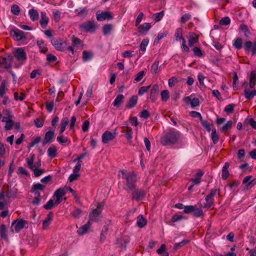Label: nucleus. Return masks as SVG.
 Here are the masks:
<instances>
[{"label":"nucleus","mask_w":256,"mask_h":256,"mask_svg":"<svg viewBox=\"0 0 256 256\" xmlns=\"http://www.w3.org/2000/svg\"><path fill=\"white\" fill-rule=\"evenodd\" d=\"M96 25L94 20H87L79 26V28L82 32H94Z\"/></svg>","instance_id":"3"},{"label":"nucleus","mask_w":256,"mask_h":256,"mask_svg":"<svg viewBox=\"0 0 256 256\" xmlns=\"http://www.w3.org/2000/svg\"><path fill=\"white\" fill-rule=\"evenodd\" d=\"M102 213L101 210H98V209H94L92 212L89 215V220L94 221L98 222L100 220V214Z\"/></svg>","instance_id":"12"},{"label":"nucleus","mask_w":256,"mask_h":256,"mask_svg":"<svg viewBox=\"0 0 256 256\" xmlns=\"http://www.w3.org/2000/svg\"><path fill=\"white\" fill-rule=\"evenodd\" d=\"M75 12H77L76 16L85 17L88 14V10L86 8H80L75 10Z\"/></svg>","instance_id":"30"},{"label":"nucleus","mask_w":256,"mask_h":256,"mask_svg":"<svg viewBox=\"0 0 256 256\" xmlns=\"http://www.w3.org/2000/svg\"><path fill=\"white\" fill-rule=\"evenodd\" d=\"M72 45L74 47L78 46L79 45L82 44V41L79 38L74 36L72 37Z\"/></svg>","instance_id":"38"},{"label":"nucleus","mask_w":256,"mask_h":256,"mask_svg":"<svg viewBox=\"0 0 256 256\" xmlns=\"http://www.w3.org/2000/svg\"><path fill=\"white\" fill-rule=\"evenodd\" d=\"M16 58L21 63L20 65L23 64L24 62L26 60V54L22 48H18L14 52Z\"/></svg>","instance_id":"7"},{"label":"nucleus","mask_w":256,"mask_h":256,"mask_svg":"<svg viewBox=\"0 0 256 256\" xmlns=\"http://www.w3.org/2000/svg\"><path fill=\"white\" fill-rule=\"evenodd\" d=\"M229 166L230 163L228 162H226L224 163V164L222 167V178L224 180H226L229 176L230 172L228 170Z\"/></svg>","instance_id":"18"},{"label":"nucleus","mask_w":256,"mask_h":256,"mask_svg":"<svg viewBox=\"0 0 256 256\" xmlns=\"http://www.w3.org/2000/svg\"><path fill=\"white\" fill-rule=\"evenodd\" d=\"M234 104H230L227 105L224 109V112L228 113H232L234 110Z\"/></svg>","instance_id":"63"},{"label":"nucleus","mask_w":256,"mask_h":256,"mask_svg":"<svg viewBox=\"0 0 256 256\" xmlns=\"http://www.w3.org/2000/svg\"><path fill=\"white\" fill-rule=\"evenodd\" d=\"M55 204V203L54 201L52 199H50V200H49L46 204H44V208L46 209V210H50L52 209L53 207H54Z\"/></svg>","instance_id":"49"},{"label":"nucleus","mask_w":256,"mask_h":256,"mask_svg":"<svg viewBox=\"0 0 256 256\" xmlns=\"http://www.w3.org/2000/svg\"><path fill=\"white\" fill-rule=\"evenodd\" d=\"M13 56L8 55L6 57L0 56V67L9 68L11 67Z\"/></svg>","instance_id":"8"},{"label":"nucleus","mask_w":256,"mask_h":256,"mask_svg":"<svg viewBox=\"0 0 256 256\" xmlns=\"http://www.w3.org/2000/svg\"><path fill=\"white\" fill-rule=\"evenodd\" d=\"M18 189L15 188L9 189L6 193V196L8 198H16L18 194Z\"/></svg>","instance_id":"23"},{"label":"nucleus","mask_w":256,"mask_h":256,"mask_svg":"<svg viewBox=\"0 0 256 256\" xmlns=\"http://www.w3.org/2000/svg\"><path fill=\"white\" fill-rule=\"evenodd\" d=\"M66 192L64 188H60L55 191L54 193V196L56 197L62 198V196H64Z\"/></svg>","instance_id":"41"},{"label":"nucleus","mask_w":256,"mask_h":256,"mask_svg":"<svg viewBox=\"0 0 256 256\" xmlns=\"http://www.w3.org/2000/svg\"><path fill=\"white\" fill-rule=\"evenodd\" d=\"M138 98L136 96H132L129 100L126 107L128 108H132L134 107L137 103Z\"/></svg>","instance_id":"21"},{"label":"nucleus","mask_w":256,"mask_h":256,"mask_svg":"<svg viewBox=\"0 0 256 256\" xmlns=\"http://www.w3.org/2000/svg\"><path fill=\"white\" fill-rule=\"evenodd\" d=\"M54 216V214L52 212H50L47 214L45 219L43 220L42 227L44 229L46 228L50 225V222L52 220V218Z\"/></svg>","instance_id":"19"},{"label":"nucleus","mask_w":256,"mask_h":256,"mask_svg":"<svg viewBox=\"0 0 256 256\" xmlns=\"http://www.w3.org/2000/svg\"><path fill=\"white\" fill-rule=\"evenodd\" d=\"M188 242L189 241L187 240H184L180 242L176 243L174 246V248L175 250H178L180 247H182V246H184V245L186 244H188Z\"/></svg>","instance_id":"59"},{"label":"nucleus","mask_w":256,"mask_h":256,"mask_svg":"<svg viewBox=\"0 0 256 256\" xmlns=\"http://www.w3.org/2000/svg\"><path fill=\"white\" fill-rule=\"evenodd\" d=\"M148 40L146 38L144 39L140 45V50L143 52H145L146 50V48L148 46Z\"/></svg>","instance_id":"52"},{"label":"nucleus","mask_w":256,"mask_h":256,"mask_svg":"<svg viewBox=\"0 0 256 256\" xmlns=\"http://www.w3.org/2000/svg\"><path fill=\"white\" fill-rule=\"evenodd\" d=\"M164 16V11H162L160 12L156 13L153 14V18L154 21L158 22Z\"/></svg>","instance_id":"46"},{"label":"nucleus","mask_w":256,"mask_h":256,"mask_svg":"<svg viewBox=\"0 0 256 256\" xmlns=\"http://www.w3.org/2000/svg\"><path fill=\"white\" fill-rule=\"evenodd\" d=\"M204 214L203 210L201 208H197L196 206L193 212L194 216L198 218L202 216Z\"/></svg>","instance_id":"37"},{"label":"nucleus","mask_w":256,"mask_h":256,"mask_svg":"<svg viewBox=\"0 0 256 256\" xmlns=\"http://www.w3.org/2000/svg\"><path fill=\"white\" fill-rule=\"evenodd\" d=\"M180 133L177 131H170L162 137L160 142L163 146H170L175 144L178 140Z\"/></svg>","instance_id":"2"},{"label":"nucleus","mask_w":256,"mask_h":256,"mask_svg":"<svg viewBox=\"0 0 256 256\" xmlns=\"http://www.w3.org/2000/svg\"><path fill=\"white\" fill-rule=\"evenodd\" d=\"M212 139L214 144H216L219 140V136L216 134V128L212 130Z\"/></svg>","instance_id":"47"},{"label":"nucleus","mask_w":256,"mask_h":256,"mask_svg":"<svg viewBox=\"0 0 256 256\" xmlns=\"http://www.w3.org/2000/svg\"><path fill=\"white\" fill-rule=\"evenodd\" d=\"M91 222L88 221V222L82 226L78 230L77 232L80 236H82L85 234L88 230L90 229L91 226Z\"/></svg>","instance_id":"16"},{"label":"nucleus","mask_w":256,"mask_h":256,"mask_svg":"<svg viewBox=\"0 0 256 256\" xmlns=\"http://www.w3.org/2000/svg\"><path fill=\"white\" fill-rule=\"evenodd\" d=\"M54 18L56 22H58L60 19V12L58 10L54 9L52 10Z\"/></svg>","instance_id":"43"},{"label":"nucleus","mask_w":256,"mask_h":256,"mask_svg":"<svg viewBox=\"0 0 256 256\" xmlns=\"http://www.w3.org/2000/svg\"><path fill=\"white\" fill-rule=\"evenodd\" d=\"M57 150L55 146H51L48 150V156L54 158L56 156Z\"/></svg>","instance_id":"27"},{"label":"nucleus","mask_w":256,"mask_h":256,"mask_svg":"<svg viewBox=\"0 0 256 256\" xmlns=\"http://www.w3.org/2000/svg\"><path fill=\"white\" fill-rule=\"evenodd\" d=\"M28 222L24 220H20L16 223L14 227L15 231L16 232H20L22 228L26 227Z\"/></svg>","instance_id":"17"},{"label":"nucleus","mask_w":256,"mask_h":256,"mask_svg":"<svg viewBox=\"0 0 256 256\" xmlns=\"http://www.w3.org/2000/svg\"><path fill=\"white\" fill-rule=\"evenodd\" d=\"M45 186L42 184H34L32 188V191H36V190H41L44 191L45 188Z\"/></svg>","instance_id":"40"},{"label":"nucleus","mask_w":256,"mask_h":256,"mask_svg":"<svg viewBox=\"0 0 256 256\" xmlns=\"http://www.w3.org/2000/svg\"><path fill=\"white\" fill-rule=\"evenodd\" d=\"M82 212V210L79 208H76L75 210L72 212V216L75 218H80V215Z\"/></svg>","instance_id":"55"},{"label":"nucleus","mask_w":256,"mask_h":256,"mask_svg":"<svg viewBox=\"0 0 256 256\" xmlns=\"http://www.w3.org/2000/svg\"><path fill=\"white\" fill-rule=\"evenodd\" d=\"M232 126V121L228 120L224 126L220 128V130L222 132H226L228 130L231 128Z\"/></svg>","instance_id":"56"},{"label":"nucleus","mask_w":256,"mask_h":256,"mask_svg":"<svg viewBox=\"0 0 256 256\" xmlns=\"http://www.w3.org/2000/svg\"><path fill=\"white\" fill-rule=\"evenodd\" d=\"M160 95L162 101L166 102L170 98V93L168 90H166L161 92Z\"/></svg>","instance_id":"42"},{"label":"nucleus","mask_w":256,"mask_h":256,"mask_svg":"<svg viewBox=\"0 0 256 256\" xmlns=\"http://www.w3.org/2000/svg\"><path fill=\"white\" fill-rule=\"evenodd\" d=\"M49 21L48 18L46 16V12H42L40 13V24L43 28H46Z\"/></svg>","instance_id":"15"},{"label":"nucleus","mask_w":256,"mask_h":256,"mask_svg":"<svg viewBox=\"0 0 256 256\" xmlns=\"http://www.w3.org/2000/svg\"><path fill=\"white\" fill-rule=\"evenodd\" d=\"M146 194V192L142 189H137L134 190L131 194L130 198L132 200H136L137 202L144 198Z\"/></svg>","instance_id":"6"},{"label":"nucleus","mask_w":256,"mask_h":256,"mask_svg":"<svg viewBox=\"0 0 256 256\" xmlns=\"http://www.w3.org/2000/svg\"><path fill=\"white\" fill-rule=\"evenodd\" d=\"M200 122L202 126L204 127L208 132H210L211 128L210 123L206 120H204L203 119H202Z\"/></svg>","instance_id":"53"},{"label":"nucleus","mask_w":256,"mask_h":256,"mask_svg":"<svg viewBox=\"0 0 256 256\" xmlns=\"http://www.w3.org/2000/svg\"><path fill=\"white\" fill-rule=\"evenodd\" d=\"M0 234L2 238L5 240H8V235L6 232V226L2 224L0 227Z\"/></svg>","instance_id":"33"},{"label":"nucleus","mask_w":256,"mask_h":256,"mask_svg":"<svg viewBox=\"0 0 256 256\" xmlns=\"http://www.w3.org/2000/svg\"><path fill=\"white\" fill-rule=\"evenodd\" d=\"M159 67V61L158 60H156L152 64L150 71L152 74H156L158 72Z\"/></svg>","instance_id":"36"},{"label":"nucleus","mask_w":256,"mask_h":256,"mask_svg":"<svg viewBox=\"0 0 256 256\" xmlns=\"http://www.w3.org/2000/svg\"><path fill=\"white\" fill-rule=\"evenodd\" d=\"M69 120L67 117L64 118L61 120L60 128V134H62L66 130V126L68 123Z\"/></svg>","instance_id":"28"},{"label":"nucleus","mask_w":256,"mask_h":256,"mask_svg":"<svg viewBox=\"0 0 256 256\" xmlns=\"http://www.w3.org/2000/svg\"><path fill=\"white\" fill-rule=\"evenodd\" d=\"M244 94L246 98L250 100L254 96H256V90H250L246 89L244 90Z\"/></svg>","instance_id":"24"},{"label":"nucleus","mask_w":256,"mask_h":256,"mask_svg":"<svg viewBox=\"0 0 256 256\" xmlns=\"http://www.w3.org/2000/svg\"><path fill=\"white\" fill-rule=\"evenodd\" d=\"M93 54L92 52L84 50L82 52V58L84 61L87 62L92 58Z\"/></svg>","instance_id":"34"},{"label":"nucleus","mask_w":256,"mask_h":256,"mask_svg":"<svg viewBox=\"0 0 256 256\" xmlns=\"http://www.w3.org/2000/svg\"><path fill=\"white\" fill-rule=\"evenodd\" d=\"M34 124L37 128H42L44 125V120L41 118H38L34 120Z\"/></svg>","instance_id":"60"},{"label":"nucleus","mask_w":256,"mask_h":256,"mask_svg":"<svg viewBox=\"0 0 256 256\" xmlns=\"http://www.w3.org/2000/svg\"><path fill=\"white\" fill-rule=\"evenodd\" d=\"M195 206H185L184 209V212L185 214H190L191 212H193L194 210Z\"/></svg>","instance_id":"54"},{"label":"nucleus","mask_w":256,"mask_h":256,"mask_svg":"<svg viewBox=\"0 0 256 256\" xmlns=\"http://www.w3.org/2000/svg\"><path fill=\"white\" fill-rule=\"evenodd\" d=\"M54 136V132L52 130H48L45 134L44 138L42 142V144L45 146L48 143L52 142V140Z\"/></svg>","instance_id":"14"},{"label":"nucleus","mask_w":256,"mask_h":256,"mask_svg":"<svg viewBox=\"0 0 256 256\" xmlns=\"http://www.w3.org/2000/svg\"><path fill=\"white\" fill-rule=\"evenodd\" d=\"M124 98V96L122 94H118L113 102V105L115 106L119 107L122 104Z\"/></svg>","instance_id":"26"},{"label":"nucleus","mask_w":256,"mask_h":256,"mask_svg":"<svg viewBox=\"0 0 256 256\" xmlns=\"http://www.w3.org/2000/svg\"><path fill=\"white\" fill-rule=\"evenodd\" d=\"M204 174V173L200 171L196 174L195 178L192 179V182L194 184H198L200 182V178Z\"/></svg>","instance_id":"29"},{"label":"nucleus","mask_w":256,"mask_h":256,"mask_svg":"<svg viewBox=\"0 0 256 256\" xmlns=\"http://www.w3.org/2000/svg\"><path fill=\"white\" fill-rule=\"evenodd\" d=\"M244 48L246 52L250 53L252 56L256 55V38L253 42L250 40L246 41Z\"/></svg>","instance_id":"5"},{"label":"nucleus","mask_w":256,"mask_h":256,"mask_svg":"<svg viewBox=\"0 0 256 256\" xmlns=\"http://www.w3.org/2000/svg\"><path fill=\"white\" fill-rule=\"evenodd\" d=\"M10 34L16 39V40H20L26 37L24 32L17 28L11 30Z\"/></svg>","instance_id":"11"},{"label":"nucleus","mask_w":256,"mask_h":256,"mask_svg":"<svg viewBox=\"0 0 256 256\" xmlns=\"http://www.w3.org/2000/svg\"><path fill=\"white\" fill-rule=\"evenodd\" d=\"M96 18L98 21H102L106 19L111 20L112 18V16L110 12L108 11L98 10L96 12Z\"/></svg>","instance_id":"9"},{"label":"nucleus","mask_w":256,"mask_h":256,"mask_svg":"<svg viewBox=\"0 0 256 256\" xmlns=\"http://www.w3.org/2000/svg\"><path fill=\"white\" fill-rule=\"evenodd\" d=\"M30 19L32 21H36L38 20L39 14L38 11L34 8L30 9L28 12Z\"/></svg>","instance_id":"25"},{"label":"nucleus","mask_w":256,"mask_h":256,"mask_svg":"<svg viewBox=\"0 0 256 256\" xmlns=\"http://www.w3.org/2000/svg\"><path fill=\"white\" fill-rule=\"evenodd\" d=\"M147 223V220L142 215H139L137 218V226L138 227L142 228L144 227Z\"/></svg>","instance_id":"22"},{"label":"nucleus","mask_w":256,"mask_h":256,"mask_svg":"<svg viewBox=\"0 0 256 256\" xmlns=\"http://www.w3.org/2000/svg\"><path fill=\"white\" fill-rule=\"evenodd\" d=\"M11 12L14 15L18 16L20 12V8L17 4H12L11 6Z\"/></svg>","instance_id":"48"},{"label":"nucleus","mask_w":256,"mask_h":256,"mask_svg":"<svg viewBox=\"0 0 256 256\" xmlns=\"http://www.w3.org/2000/svg\"><path fill=\"white\" fill-rule=\"evenodd\" d=\"M122 174V178L126 180V186L131 190L136 189V175L133 172H126L124 170H120Z\"/></svg>","instance_id":"1"},{"label":"nucleus","mask_w":256,"mask_h":256,"mask_svg":"<svg viewBox=\"0 0 256 256\" xmlns=\"http://www.w3.org/2000/svg\"><path fill=\"white\" fill-rule=\"evenodd\" d=\"M112 29V26L110 24H106L102 27V32L104 34L107 35L110 34V32Z\"/></svg>","instance_id":"45"},{"label":"nucleus","mask_w":256,"mask_h":256,"mask_svg":"<svg viewBox=\"0 0 256 256\" xmlns=\"http://www.w3.org/2000/svg\"><path fill=\"white\" fill-rule=\"evenodd\" d=\"M150 28L151 24L150 23L144 22L142 25H140L138 27V30L139 32L146 34Z\"/></svg>","instance_id":"20"},{"label":"nucleus","mask_w":256,"mask_h":256,"mask_svg":"<svg viewBox=\"0 0 256 256\" xmlns=\"http://www.w3.org/2000/svg\"><path fill=\"white\" fill-rule=\"evenodd\" d=\"M116 134L106 130L104 132L102 135V141L104 144H107L110 141L114 140L116 138Z\"/></svg>","instance_id":"10"},{"label":"nucleus","mask_w":256,"mask_h":256,"mask_svg":"<svg viewBox=\"0 0 256 256\" xmlns=\"http://www.w3.org/2000/svg\"><path fill=\"white\" fill-rule=\"evenodd\" d=\"M233 46L236 50H240L242 47V40L241 38H237L234 42Z\"/></svg>","instance_id":"31"},{"label":"nucleus","mask_w":256,"mask_h":256,"mask_svg":"<svg viewBox=\"0 0 256 256\" xmlns=\"http://www.w3.org/2000/svg\"><path fill=\"white\" fill-rule=\"evenodd\" d=\"M184 218H186V217L184 216L174 214L171 218V222H174L177 221H180L182 220Z\"/></svg>","instance_id":"50"},{"label":"nucleus","mask_w":256,"mask_h":256,"mask_svg":"<svg viewBox=\"0 0 256 256\" xmlns=\"http://www.w3.org/2000/svg\"><path fill=\"white\" fill-rule=\"evenodd\" d=\"M168 34L167 32H164L162 33H160L158 34L157 36V37L155 38L154 40V44H157L159 42L160 40L166 36Z\"/></svg>","instance_id":"62"},{"label":"nucleus","mask_w":256,"mask_h":256,"mask_svg":"<svg viewBox=\"0 0 256 256\" xmlns=\"http://www.w3.org/2000/svg\"><path fill=\"white\" fill-rule=\"evenodd\" d=\"M34 154H31L30 158H26V163L30 169H34Z\"/></svg>","instance_id":"39"},{"label":"nucleus","mask_w":256,"mask_h":256,"mask_svg":"<svg viewBox=\"0 0 256 256\" xmlns=\"http://www.w3.org/2000/svg\"><path fill=\"white\" fill-rule=\"evenodd\" d=\"M193 51L194 54L196 56L198 57H202L204 56L202 50L198 47H194L193 49Z\"/></svg>","instance_id":"61"},{"label":"nucleus","mask_w":256,"mask_h":256,"mask_svg":"<svg viewBox=\"0 0 256 256\" xmlns=\"http://www.w3.org/2000/svg\"><path fill=\"white\" fill-rule=\"evenodd\" d=\"M230 22V18L228 16H225L220 20L219 24L221 26H227L229 24Z\"/></svg>","instance_id":"51"},{"label":"nucleus","mask_w":256,"mask_h":256,"mask_svg":"<svg viewBox=\"0 0 256 256\" xmlns=\"http://www.w3.org/2000/svg\"><path fill=\"white\" fill-rule=\"evenodd\" d=\"M159 92V86L158 84H154L151 90L150 94V99L152 102H154L157 99V96Z\"/></svg>","instance_id":"13"},{"label":"nucleus","mask_w":256,"mask_h":256,"mask_svg":"<svg viewBox=\"0 0 256 256\" xmlns=\"http://www.w3.org/2000/svg\"><path fill=\"white\" fill-rule=\"evenodd\" d=\"M240 29L244 32V36L246 37H248L251 34L248 26L244 24H240Z\"/></svg>","instance_id":"35"},{"label":"nucleus","mask_w":256,"mask_h":256,"mask_svg":"<svg viewBox=\"0 0 256 256\" xmlns=\"http://www.w3.org/2000/svg\"><path fill=\"white\" fill-rule=\"evenodd\" d=\"M108 230V226H104V229L102 230L100 234V240L101 242H104L106 238V235L107 234Z\"/></svg>","instance_id":"44"},{"label":"nucleus","mask_w":256,"mask_h":256,"mask_svg":"<svg viewBox=\"0 0 256 256\" xmlns=\"http://www.w3.org/2000/svg\"><path fill=\"white\" fill-rule=\"evenodd\" d=\"M31 170H33L34 175L36 177H38L43 174L44 170L43 169H39L38 168H34Z\"/></svg>","instance_id":"58"},{"label":"nucleus","mask_w":256,"mask_h":256,"mask_svg":"<svg viewBox=\"0 0 256 256\" xmlns=\"http://www.w3.org/2000/svg\"><path fill=\"white\" fill-rule=\"evenodd\" d=\"M144 74H145V72L144 70L140 71L136 74V76L134 78V80L136 81V82H140V80H142Z\"/></svg>","instance_id":"64"},{"label":"nucleus","mask_w":256,"mask_h":256,"mask_svg":"<svg viewBox=\"0 0 256 256\" xmlns=\"http://www.w3.org/2000/svg\"><path fill=\"white\" fill-rule=\"evenodd\" d=\"M17 174L19 176L20 175L29 176V173L22 166H20L18 168V171H17Z\"/></svg>","instance_id":"57"},{"label":"nucleus","mask_w":256,"mask_h":256,"mask_svg":"<svg viewBox=\"0 0 256 256\" xmlns=\"http://www.w3.org/2000/svg\"><path fill=\"white\" fill-rule=\"evenodd\" d=\"M205 200L206 202L204 204V207L207 208H210L214 204V198L207 196L205 198Z\"/></svg>","instance_id":"32"},{"label":"nucleus","mask_w":256,"mask_h":256,"mask_svg":"<svg viewBox=\"0 0 256 256\" xmlns=\"http://www.w3.org/2000/svg\"><path fill=\"white\" fill-rule=\"evenodd\" d=\"M51 42L58 50L64 52L66 49V42L60 38H53L51 40Z\"/></svg>","instance_id":"4"}]
</instances>
